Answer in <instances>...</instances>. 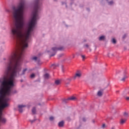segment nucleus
Listing matches in <instances>:
<instances>
[{
	"instance_id": "0eeeda50",
	"label": "nucleus",
	"mask_w": 129,
	"mask_h": 129,
	"mask_svg": "<svg viewBox=\"0 0 129 129\" xmlns=\"http://www.w3.org/2000/svg\"><path fill=\"white\" fill-rule=\"evenodd\" d=\"M127 119V118H125V119L122 118V119H121L120 120V124H123V123H124L125 122V121H126Z\"/></svg>"
},
{
	"instance_id": "aec40b11",
	"label": "nucleus",
	"mask_w": 129,
	"mask_h": 129,
	"mask_svg": "<svg viewBox=\"0 0 129 129\" xmlns=\"http://www.w3.org/2000/svg\"><path fill=\"white\" fill-rule=\"evenodd\" d=\"M31 78H34V77H35V74H31V75L30 76Z\"/></svg>"
},
{
	"instance_id": "7ed1b4c3",
	"label": "nucleus",
	"mask_w": 129,
	"mask_h": 129,
	"mask_svg": "<svg viewBox=\"0 0 129 129\" xmlns=\"http://www.w3.org/2000/svg\"><path fill=\"white\" fill-rule=\"evenodd\" d=\"M81 75H82V74L81 72L78 71L77 72L75 76L74 77V79H76L77 78H80L81 77Z\"/></svg>"
},
{
	"instance_id": "cd10ccee",
	"label": "nucleus",
	"mask_w": 129,
	"mask_h": 129,
	"mask_svg": "<svg viewBox=\"0 0 129 129\" xmlns=\"http://www.w3.org/2000/svg\"><path fill=\"white\" fill-rule=\"evenodd\" d=\"M62 56H63V54H61L59 55V57H62Z\"/></svg>"
},
{
	"instance_id": "f03ea898",
	"label": "nucleus",
	"mask_w": 129,
	"mask_h": 129,
	"mask_svg": "<svg viewBox=\"0 0 129 129\" xmlns=\"http://www.w3.org/2000/svg\"><path fill=\"white\" fill-rule=\"evenodd\" d=\"M51 50L52 51H53L54 54L50 55V57H52V56H55V54H56V52H57V51H62L64 50V47L61 46L60 47H52Z\"/></svg>"
},
{
	"instance_id": "f3484780",
	"label": "nucleus",
	"mask_w": 129,
	"mask_h": 129,
	"mask_svg": "<svg viewBox=\"0 0 129 129\" xmlns=\"http://www.w3.org/2000/svg\"><path fill=\"white\" fill-rule=\"evenodd\" d=\"M123 116H124V117H127V116H128V113L127 112H124L123 114Z\"/></svg>"
},
{
	"instance_id": "a878e982",
	"label": "nucleus",
	"mask_w": 129,
	"mask_h": 129,
	"mask_svg": "<svg viewBox=\"0 0 129 129\" xmlns=\"http://www.w3.org/2000/svg\"><path fill=\"white\" fill-rule=\"evenodd\" d=\"M35 120H31V123H33V122H34L35 121Z\"/></svg>"
},
{
	"instance_id": "dca6fc26",
	"label": "nucleus",
	"mask_w": 129,
	"mask_h": 129,
	"mask_svg": "<svg viewBox=\"0 0 129 129\" xmlns=\"http://www.w3.org/2000/svg\"><path fill=\"white\" fill-rule=\"evenodd\" d=\"M32 112L33 114H35L36 113V108H33Z\"/></svg>"
},
{
	"instance_id": "7c9ffc66",
	"label": "nucleus",
	"mask_w": 129,
	"mask_h": 129,
	"mask_svg": "<svg viewBox=\"0 0 129 129\" xmlns=\"http://www.w3.org/2000/svg\"><path fill=\"white\" fill-rule=\"evenodd\" d=\"M53 66H54V64H52V67H53Z\"/></svg>"
},
{
	"instance_id": "bb28decb",
	"label": "nucleus",
	"mask_w": 129,
	"mask_h": 129,
	"mask_svg": "<svg viewBox=\"0 0 129 129\" xmlns=\"http://www.w3.org/2000/svg\"><path fill=\"white\" fill-rule=\"evenodd\" d=\"M111 129H116L115 126H112Z\"/></svg>"
},
{
	"instance_id": "a211bd4d",
	"label": "nucleus",
	"mask_w": 129,
	"mask_h": 129,
	"mask_svg": "<svg viewBox=\"0 0 129 129\" xmlns=\"http://www.w3.org/2000/svg\"><path fill=\"white\" fill-rule=\"evenodd\" d=\"M112 42L113 44H115V43H116V40H115L114 38H113L112 40Z\"/></svg>"
},
{
	"instance_id": "5701e85b",
	"label": "nucleus",
	"mask_w": 129,
	"mask_h": 129,
	"mask_svg": "<svg viewBox=\"0 0 129 129\" xmlns=\"http://www.w3.org/2000/svg\"><path fill=\"white\" fill-rule=\"evenodd\" d=\"M82 58L83 59V60H84V59H85V56L82 55Z\"/></svg>"
},
{
	"instance_id": "f257e3e1",
	"label": "nucleus",
	"mask_w": 129,
	"mask_h": 129,
	"mask_svg": "<svg viewBox=\"0 0 129 129\" xmlns=\"http://www.w3.org/2000/svg\"><path fill=\"white\" fill-rule=\"evenodd\" d=\"M27 71H23L20 74L21 71H5V76L3 79H0V122L6 123L7 119L2 117L3 110L6 107L9 106V98H6V95H10L12 91V87H14V82L17 74L24 75Z\"/></svg>"
},
{
	"instance_id": "f8f14e48",
	"label": "nucleus",
	"mask_w": 129,
	"mask_h": 129,
	"mask_svg": "<svg viewBox=\"0 0 129 129\" xmlns=\"http://www.w3.org/2000/svg\"><path fill=\"white\" fill-rule=\"evenodd\" d=\"M105 38V37L104 36H102L99 37V41H102V40H104Z\"/></svg>"
},
{
	"instance_id": "393cba45",
	"label": "nucleus",
	"mask_w": 129,
	"mask_h": 129,
	"mask_svg": "<svg viewBox=\"0 0 129 129\" xmlns=\"http://www.w3.org/2000/svg\"><path fill=\"white\" fill-rule=\"evenodd\" d=\"M85 46L86 47V48H88V47H89L88 44H86Z\"/></svg>"
},
{
	"instance_id": "412c9836",
	"label": "nucleus",
	"mask_w": 129,
	"mask_h": 129,
	"mask_svg": "<svg viewBox=\"0 0 129 129\" xmlns=\"http://www.w3.org/2000/svg\"><path fill=\"white\" fill-rule=\"evenodd\" d=\"M102 128H105V124H102Z\"/></svg>"
},
{
	"instance_id": "2f4dec72",
	"label": "nucleus",
	"mask_w": 129,
	"mask_h": 129,
	"mask_svg": "<svg viewBox=\"0 0 129 129\" xmlns=\"http://www.w3.org/2000/svg\"><path fill=\"white\" fill-rule=\"evenodd\" d=\"M106 87L104 88V89H105V88H106Z\"/></svg>"
},
{
	"instance_id": "2eb2a0df",
	"label": "nucleus",
	"mask_w": 129,
	"mask_h": 129,
	"mask_svg": "<svg viewBox=\"0 0 129 129\" xmlns=\"http://www.w3.org/2000/svg\"><path fill=\"white\" fill-rule=\"evenodd\" d=\"M98 96H102V92L101 91H99L98 92Z\"/></svg>"
},
{
	"instance_id": "6ab92c4d",
	"label": "nucleus",
	"mask_w": 129,
	"mask_h": 129,
	"mask_svg": "<svg viewBox=\"0 0 129 129\" xmlns=\"http://www.w3.org/2000/svg\"><path fill=\"white\" fill-rule=\"evenodd\" d=\"M49 120H50L51 121H52V120H54V117H53V116L50 117Z\"/></svg>"
},
{
	"instance_id": "1a4fd4ad",
	"label": "nucleus",
	"mask_w": 129,
	"mask_h": 129,
	"mask_svg": "<svg viewBox=\"0 0 129 129\" xmlns=\"http://www.w3.org/2000/svg\"><path fill=\"white\" fill-rule=\"evenodd\" d=\"M63 125H64V121H61L58 123V126H59V127H62Z\"/></svg>"
},
{
	"instance_id": "473e14b6",
	"label": "nucleus",
	"mask_w": 129,
	"mask_h": 129,
	"mask_svg": "<svg viewBox=\"0 0 129 129\" xmlns=\"http://www.w3.org/2000/svg\"><path fill=\"white\" fill-rule=\"evenodd\" d=\"M47 52L49 53V51H48Z\"/></svg>"
},
{
	"instance_id": "9b49d317",
	"label": "nucleus",
	"mask_w": 129,
	"mask_h": 129,
	"mask_svg": "<svg viewBox=\"0 0 129 129\" xmlns=\"http://www.w3.org/2000/svg\"><path fill=\"white\" fill-rule=\"evenodd\" d=\"M50 77V75L48 74H45L44 75V78L45 79H48Z\"/></svg>"
},
{
	"instance_id": "4be33fe9",
	"label": "nucleus",
	"mask_w": 129,
	"mask_h": 129,
	"mask_svg": "<svg viewBox=\"0 0 129 129\" xmlns=\"http://www.w3.org/2000/svg\"><path fill=\"white\" fill-rule=\"evenodd\" d=\"M108 4H109V5H112V4H113V2L111 1V2H109Z\"/></svg>"
},
{
	"instance_id": "423d86ee",
	"label": "nucleus",
	"mask_w": 129,
	"mask_h": 129,
	"mask_svg": "<svg viewBox=\"0 0 129 129\" xmlns=\"http://www.w3.org/2000/svg\"><path fill=\"white\" fill-rule=\"evenodd\" d=\"M25 105H19L18 106V108H19V111H20V112H23V107H25Z\"/></svg>"
},
{
	"instance_id": "ddd939ff",
	"label": "nucleus",
	"mask_w": 129,
	"mask_h": 129,
	"mask_svg": "<svg viewBox=\"0 0 129 129\" xmlns=\"http://www.w3.org/2000/svg\"><path fill=\"white\" fill-rule=\"evenodd\" d=\"M70 81H71V80L70 79H67L66 80V84H69V83H70Z\"/></svg>"
},
{
	"instance_id": "20e7f679",
	"label": "nucleus",
	"mask_w": 129,
	"mask_h": 129,
	"mask_svg": "<svg viewBox=\"0 0 129 129\" xmlns=\"http://www.w3.org/2000/svg\"><path fill=\"white\" fill-rule=\"evenodd\" d=\"M123 78L121 79V81H125L126 78H127L128 77L126 75V73L124 72V73L122 74Z\"/></svg>"
},
{
	"instance_id": "c85d7f7f",
	"label": "nucleus",
	"mask_w": 129,
	"mask_h": 129,
	"mask_svg": "<svg viewBox=\"0 0 129 129\" xmlns=\"http://www.w3.org/2000/svg\"><path fill=\"white\" fill-rule=\"evenodd\" d=\"M92 122H93V123H94L95 122V120H92Z\"/></svg>"
},
{
	"instance_id": "6e6552de",
	"label": "nucleus",
	"mask_w": 129,
	"mask_h": 129,
	"mask_svg": "<svg viewBox=\"0 0 129 129\" xmlns=\"http://www.w3.org/2000/svg\"><path fill=\"white\" fill-rule=\"evenodd\" d=\"M75 99H76V98L75 97L72 96L69 98L68 99L64 101H67L68 100H75Z\"/></svg>"
},
{
	"instance_id": "c756f323",
	"label": "nucleus",
	"mask_w": 129,
	"mask_h": 129,
	"mask_svg": "<svg viewBox=\"0 0 129 129\" xmlns=\"http://www.w3.org/2000/svg\"><path fill=\"white\" fill-rule=\"evenodd\" d=\"M120 71H118V72H117V74H118L120 73Z\"/></svg>"
},
{
	"instance_id": "4468645a",
	"label": "nucleus",
	"mask_w": 129,
	"mask_h": 129,
	"mask_svg": "<svg viewBox=\"0 0 129 129\" xmlns=\"http://www.w3.org/2000/svg\"><path fill=\"white\" fill-rule=\"evenodd\" d=\"M125 94H126V93H122V96L125 97L126 100H129V97H125Z\"/></svg>"
},
{
	"instance_id": "9d476101",
	"label": "nucleus",
	"mask_w": 129,
	"mask_h": 129,
	"mask_svg": "<svg viewBox=\"0 0 129 129\" xmlns=\"http://www.w3.org/2000/svg\"><path fill=\"white\" fill-rule=\"evenodd\" d=\"M60 83H61V81L60 80H56L55 81V84L56 85H59V84H60Z\"/></svg>"
},
{
	"instance_id": "b1692460",
	"label": "nucleus",
	"mask_w": 129,
	"mask_h": 129,
	"mask_svg": "<svg viewBox=\"0 0 129 129\" xmlns=\"http://www.w3.org/2000/svg\"><path fill=\"white\" fill-rule=\"evenodd\" d=\"M83 121H86V118H83Z\"/></svg>"
},
{
	"instance_id": "39448f33",
	"label": "nucleus",
	"mask_w": 129,
	"mask_h": 129,
	"mask_svg": "<svg viewBox=\"0 0 129 129\" xmlns=\"http://www.w3.org/2000/svg\"><path fill=\"white\" fill-rule=\"evenodd\" d=\"M31 60L33 61H35L36 62H39L40 61V58L37 56H34L31 58Z\"/></svg>"
}]
</instances>
